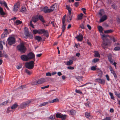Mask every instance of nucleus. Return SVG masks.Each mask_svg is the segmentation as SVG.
I'll use <instances>...</instances> for the list:
<instances>
[{
  "label": "nucleus",
  "mask_w": 120,
  "mask_h": 120,
  "mask_svg": "<svg viewBox=\"0 0 120 120\" xmlns=\"http://www.w3.org/2000/svg\"><path fill=\"white\" fill-rule=\"evenodd\" d=\"M17 49L22 53H24L26 51V48L22 42L20 43L19 45L17 46Z\"/></svg>",
  "instance_id": "obj_1"
},
{
  "label": "nucleus",
  "mask_w": 120,
  "mask_h": 120,
  "mask_svg": "<svg viewBox=\"0 0 120 120\" xmlns=\"http://www.w3.org/2000/svg\"><path fill=\"white\" fill-rule=\"evenodd\" d=\"M34 61H31L29 62H27L25 64V66L26 68L29 69H33L34 66Z\"/></svg>",
  "instance_id": "obj_2"
},
{
  "label": "nucleus",
  "mask_w": 120,
  "mask_h": 120,
  "mask_svg": "<svg viewBox=\"0 0 120 120\" xmlns=\"http://www.w3.org/2000/svg\"><path fill=\"white\" fill-rule=\"evenodd\" d=\"M107 36V35L104 34L102 35V38L103 40V42L102 44L101 45L102 47L105 49L106 48V47L108 45L107 42H105V39H106V38Z\"/></svg>",
  "instance_id": "obj_3"
},
{
  "label": "nucleus",
  "mask_w": 120,
  "mask_h": 120,
  "mask_svg": "<svg viewBox=\"0 0 120 120\" xmlns=\"http://www.w3.org/2000/svg\"><path fill=\"white\" fill-rule=\"evenodd\" d=\"M31 102L30 100H29L25 102L22 103L20 105V107L22 109H23L28 106Z\"/></svg>",
  "instance_id": "obj_4"
},
{
  "label": "nucleus",
  "mask_w": 120,
  "mask_h": 120,
  "mask_svg": "<svg viewBox=\"0 0 120 120\" xmlns=\"http://www.w3.org/2000/svg\"><path fill=\"white\" fill-rule=\"evenodd\" d=\"M8 44L11 45L15 43V38L12 37H9L7 39Z\"/></svg>",
  "instance_id": "obj_5"
},
{
  "label": "nucleus",
  "mask_w": 120,
  "mask_h": 120,
  "mask_svg": "<svg viewBox=\"0 0 120 120\" xmlns=\"http://www.w3.org/2000/svg\"><path fill=\"white\" fill-rule=\"evenodd\" d=\"M56 117L61 118L63 120H65L66 117V115H63L60 113H56Z\"/></svg>",
  "instance_id": "obj_6"
},
{
  "label": "nucleus",
  "mask_w": 120,
  "mask_h": 120,
  "mask_svg": "<svg viewBox=\"0 0 120 120\" xmlns=\"http://www.w3.org/2000/svg\"><path fill=\"white\" fill-rule=\"evenodd\" d=\"M20 4V2H18L14 5L13 9V11H16L18 10Z\"/></svg>",
  "instance_id": "obj_7"
},
{
  "label": "nucleus",
  "mask_w": 120,
  "mask_h": 120,
  "mask_svg": "<svg viewBox=\"0 0 120 120\" xmlns=\"http://www.w3.org/2000/svg\"><path fill=\"white\" fill-rule=\"evenodd\" d=\"M27 56L29 60L34 58L35 55L32 52L29 53L27 54Z\"/></svg>",
  "instance_id": "obj_8"
},
{
  "label": "nucleus",
  "mask_w": 120,
  "mask_h": 120,
  "mask_svg": "<svg viewBox=\"0 0 120 120\" xmlns=\"http://www.w3.org/2000/svg\"><path fill=\"white\" fill-rule=\"evenodd\" d=\"M95 81L102 84H104L105 83V80L100 78L96 79H95Z\"/></svg>",
  "instance_id": "obj_9"
},
{
  "label": "nucleus",
  "mask_w": 120,
  "mask_h": 120,
  "mask_svg": "<svg viewBox=\"0 0 120 120\" xmlns=\"http://www.w3.org/2000/svg\"><path fill=\"white\" fill-rule=\"evenodd\" d=\"M45 81V79L44 78H42L38 80L36 82V85L42 83Z\"/></svg>",
  "instance_id": "obj_10"
},
{
  "label": "nucleus",
  "mask_w": 120,
  "mask_h": 120,
  "mask_svg": "<svg viewBox=\"0 0 120 120\" xmlns=\"http://www.w3.org/2000/svg\"><path fill=\"white\" fill-rule=\"evenodd\" d=\"M75 38L77 39L78 41H81L82 40L83 37L82 34H79V35H77V36L75 37Z\"/></svg>",
  "instance_id": "obj_11"
},
{
  "label": "nucleus",
  "mask_w": 120,
  "mask_h": 120,
  "mask_svg": "<svg viewBox=\"0 0 120 120\" xmlns=\"http://www.w3.org/2000/svg\"><path fill=\"white\" fill-rule=\"evenodd\" d=\"M21 59L23 61H27L29 60L27 55H23L21 56Z\"/></svg>",
  "instance_id": "obj_12"
},
{
  "label": "nucleus",
  "mask_w": 120,
  "mask_h": 120,
  "mask_svg": "<svg viewBox=\"0 0 120 120\" xmlns=\"http://www.w3.org/2000/svg\"><path fill=\"white\" fill-rule=\"evenodd\" d=\"M65 17L66 15H64L62 18V28L64 29H65V26L66 24H65Z\"/></svg>",
  "instance_id": "obj_13"
},
{
  "label": "nucleus",
  "mask_w": 120,
  "mask_h": 120,
  "mask_svg": "<svg viewBox=\"0 0 120 120\" xmlns=\"http://www.w3.org/2000/svg\"><path fill=\"white\" fill-rule=\"evenodd\" d=\"M17 107V105L16 104L13 105L11 107V108H8L7 109V113H9L11 110H10V109H13L16 108Z\"/></svg>",
  "instance_id": "obj_14"
},
{
  "label": "nucleus",
  "mask_w": 120,
  "mask_h": 120,
  "mask_svg": "<svg viewBox=\"0 0 120 120\" xmlns=\"http://www.w3.org/2000/svg\"><path fill=\"white\" fill-rule=\"evenodd\" d=\"M0 4L1 5H3L4 6H5L6 8L8 10H9V8L7 5V4L5 1H0Z\"/></svg>",
  "instance_id": "obj_15"
},
{
  "label": "nucleus",
  "mask_w": 120,
  "mask_h": 120,
  "mask_svg": "<svg viewBox=\"0 0 120 120\" xmlns=\"http://www.w3.org/2000/svg\"><path fill=\"white\" fill-rule=\"evenodd\" d=\"M42 11L45 13H50L49 8L47 6L44 7L42 10Z\"/></svg>",
  "instance_id": "obj_16"
},
{
  "label": "nucleus",
  "mask_w": 120,
  "mask_h": 120,
  "mask_svg": "<svg viewBox=\"0 0 120 120\" xmlns=\"http://www.w3.org/2000/svg\"><path fill=\"white\" fill-rule=\"evenodd\" d=\"M108 60L111 64L113 62V60L112 59V56L110 54H109L108 56Z\"/></svg>",
  "instance_id": "obj_17"
},
{
  "label": "nucleus",
  "mask_w": 120,
  "mask_h": 120,
  "mask_svg": "<svg viewBox=\"0 0 120 120\" xmlns=\"http://www.w3.org/2000/svg\"><path fill=\"white\" fill-rule=\"evenodd\" d=\"M38 20V16L37 15L33 16L32 19V21L34 22H36Z\"/></svg>",
  "instance_id": "obj_18"
},
{
  "label": "nucleus",
  "mask_w": 120,
  "mask_h": 120,
  "mask_svg": "<svg viewBox=\"0 0 120 120\" xmlns=\"http://www.w3.org/2000/svg\"><path fill=\"white\" fill-rule=\"evenodd\" d=\"M107 19V16L106 15H104L101 18L100 22H102L106 20Z\"/></svg>",
  "instance_id": "obj_19"
},
{
  "label": "nucleus",
  "mask_w": 120,
  "mask_h": 120,
  "mask_svg": "<svg viewBox=\"0 0 120 120\" xmlns=\"http://www.w3.org/2000/svg\"><path fill=\"white\" fill-rule=\"evenodd\" d=\"M55 5V4H54L50 7L49 9L50 13L52 12L54 10Z\"/></svg>",
  "instance_id": "obj_20"
},
{
  "label": "nucleus",
  "mask_w": 120,
  "mask_h": 120,
  "mask_svg": "<svg viewBox=\"0 0 120 120\" xmlns=\"http://www.w3.org/2000/svg\"><path fill=\"white\" fill-rule=\"evenodd\" d=\"M66 9L68 10L69 15H71V9L69 6L68 5L66 6Z\"/></svg>",
  "instance_id": "obj_21"
},
{
  "label": "nucleus",
  "mask_w": 120,
  "mask_h": 120,
  "mask_svg": "<svg viewBox=\"0 0 120 120\" xmlns=\"http://www.w3.org/2000/svg\"><path fill=\"white\" fill-rule=\"evenodd\" d=\"M94 56L95 57H100V55L98 51H95L94 52Z\"/></svg>",
  "instance_id": "obj_22"
},
{
  "label": "nucleus",
  "mask_w": 120,
  "mask_h": 120,
  "mask_svg": "<svg viewBox=\"0 0 120 120\" xmlns=\"http://www.w3.org/2000/svg\"><path fill=\"white\" fill-rule=\"evenodd\" d=\"M114 50L115 51L120 50V44H117V46L114 48Z\"/></svg>",
  "instance_id": "obj_23"
},
{
  "label": "nucleus",
  "mask_w": 120,
  "mask_h": 120,
  "mask_svg": "<svg viewBox=\"0 0 120 120\" xmlns=\"http://www.w3.org/2000/svg\"><path fill=\"white\" fill-rule=\"evenodd\" d=\"M43 35L45 36L46 37H49V34L48 31L47 30H44V31L43 32Z\"/></svg>",
  "instance_id": "obj_24"
},
{
  "label": "nucleus",
  "mask_w": 120,
  "mask_h": 120,
  "mask_svg": "<svg viewBox=\"0 0 120 120\" xmlns=\"http://www.w3.org/2000/svg\"><path fill=\"white\" fill-rule=\"evenodd\" d=\"M26 8L24 7H22L20 10V11L22 13H24L26 12Z\"/></svg>",
  "instance_id": "obj_25"
},
{
  "label": "nucleus",
  "mask_w": 120,
  "mask_h": 120,
  "mask_svg": "<svg viewBox=\"0 0 120 120\" xmlns=\"http://www.w3.org/2000/svg\"><path fill=\"white\" fill-rule=\"evenodd\" d=\"M25 34L26 36H28L29 33L28 28L25 27L24 29Z\"/></svg>",
  "instance_id": "obj_26"
},
{
  "label": "nucleus",
  "mask_w": 120,
  "mask_h": 120,
  "mask_svg": "<svg viewBox=\"0 0 120 120\" xmlns=\"http://www.w3.org/2000/svg\"><path fill=\"white\" fill-rule=\"evenodd\" d=\"M39 19L43 22H45V21L44 20L43 16L41 15H39L38 17V19Z\"/></svg>",
  "instance_id": "obj_27"
},
{
  "label": "nucleus",
  "mask_w": 120,
  "mask_h": 120,
  "mask_svg": "<svg viewBox=\"0 0 120 120\" xmlns=\"http://www.w3.org/2000/svg\"><path fill=\"white\" fill-rule=\"evenodd\" d=\"M0 14L1 15H5V14L3 8L0 7Z\"/></svg>",
  "instance_id": "obj_28"
},
{
  "label": "nucleus",
  "mask_w": 120,
  "mask_h": 120,
  "mask_svg": "<svg viewBox=\"0 0 120 120\" xmlns=\"http://www.w3.org/2000/svg\"><path fill=\"white\" fill-rule=\"evenodd\" d=\"M73 61L72 60H69L66 63V65H70L73 63Z\"/></svg>",
  "instance_id": "obj_29"
},
{
  "label": "nucleus",
  "mask_w": 120,
  "mask_h": 120,
  "mask_svg": "<svg viewBox=\"0 0 120 120\" xmlns=\"http://www.w3.org/2000/svg\"><path fill=\"white\" fill-rule=\"evenodd\" d=\"M83 15V14L82 13L78 15L77 19L79 20L82 19V18Z\"/></svg>",
  "instance_id": "obj_30"
},
{
  "label": "nucleus",
  "mask_w": 120,
  "mask_h": 120,
  "mask_svg": "<svg viewBox=\"0 0 120 120\" xmlns=\"http://www.w3.org/2000/svg\"><path fill=\"white\" fill-rule=\"evenodd\" d=\"M59 101V100L58 99L56 98L53 100H52L49 101V102L50 103H52L55 102H56Z\"/></svg>",
  "instance_id": "obj_31"
},
{
  "label": "nucleus",
  "mask_w": 120,
  "mask_h": 120,
  "mask_svg": "<svg viewBox=\"0 0 120 120\" xmlns=\"http://www.w3.org/2000/svg\"><path fill=\"white\" fill-rule=\"evenodd\" d=\"M85 116L87 118H90V113L87 112H86L85 113Z\"/></svg>",
  "instance_id": "obj_32"
},
{
  "label": "nucleus",
  "mask_w": 120,
  "mask_h": 120,
  "mask_svg": "<svg viewBox=\"0 0 120 120\" xmlns=\"http://www.w3.org/2000/svg\"><path fill=\"white\" fill-rule=\"evenodd\" d=\"M5 30L7 31L6 32H5L1 35V37L2 38H4L7 35V29H5Z\"/></svg>",
  "instance_id": "obj_33"
},
{
  "label": "nucleus",
  "mask_w": 120,
  "mask_h": 120,
  "mask_svg": "<svg viewBox=\"0 0 120 120\" xmlns=\"http://www.w3.org/2000/svg\"><path fill=\"white\" fill-rule=\"evenodd\" d=\"M70 112L71 114L72 115H74L76 113V111L75 110L72 109L70 111Z\"/></svg>",
  "instance_id": "obj_34"
},
{
  "label": "nucleus",
  "mask_w": 120,
  "mask_h": 120,
  "mask_svg": "<svg viewBox=\"0 0 120 120\" xmlns=\"http://www.w3.org/2000/svg\"><path fill=\"white\" fill-rule=\"evenodd\" d=\"M48 103V102H46L42 103L40 104L38 106L39 107H41L45 106Z\"/></svg>",
  "instance_id": "obj_35"
},
{
  "label": "nucleus",
  "mask_w": 120,
  "mask_h": 120,
  "mask_svg": "<svg viewBox=\"0 0 120 120\" xmlns=\"http://www.w3.org/2000/svg\"><path fill=\"white\" fill-rule=\"evenodd\" d=\"M98 28L100 33H102L103 29L102 26H99L98 27Z\"/></svg>",
  "instance_id": "obj_36"
},
{
  "label": "nucleus",
  "mask_w": 120,
  "mask_h": 120,
  "mask_svg": "<svg viewBox=\"0 0 120 120\" xmlns=\"http://www.w3.org/2000/svg\"><path fill=\"white\" fill-rule=\"evenodd\" d=\"M113 31L111 30H109L104 31V33L106 34L110 33L112 32Z\"/></svg>",
  "instance_id": "obj_37"
},
{
  "label": "nucleus",
  "mask_w": 120,
  "mask_h": 120,
  "mask_svg": "<svg viewBox=\"0 0 120 120\" xmlns=\"http://www.w3.org/2000/svg\"><path fill=\"white\" fill-rule=\"evenodd\" d=\"M99 60V59L98 58H95L93 59L92 60V62L93 63H96Z\"/></svg>",
  "instance_id": "obj_38"
},
{
  "label": "nucleus",
  "mask_w": 120,
  "mask_h": 120,
  "mask_svg": "<svg viewBox=\"0 0 120 120\" xmlns=\"http://www.w3.org/2000/svg\"><path fill=\"white\" fill-rule=\"evenodd\" d=\"M35 38L38 41H40L42 39L39 36H36L35 37Z\"/></svg>",
  "instance_id": "obj_39"
},
{
  "label": "nucleus",
  "mask_w": 120,
  "mask_h": 120,
  "mask_svg": "<svg viewBox=\"0 0 120 120\" xmlns=\"http://www.w3.org/2000/svg\"><path fill=\"white\" fill-rule=\"evenodd\" d=\"M44 31V29H39L38 30V33L39 34H43Z\"/></svg>",
  "instance_id": "obj_40"
},
{
  "label": "nucleus",
  "mask_w": 120,
  "mask_h": 120,
  "mask_svg": "<svg viewBox=\"0 0 120 120\" xmlns=\"http://www.w3.org/2000/svg\"><path fill=\"white\" fill-rule=\"evenodd\" d=\"M76 79L79 81H81L82 80V76L77 77Z\"/></svg>",
  "instance_id": "obj_41"
},
{
  "label": "nucleus",
  "mask_w": 120,
  "mask_h": 120,
  "mask_svg": "<svg viewBox=\"0 0 120 120\" xmlns=\"http://www.w3.org/2000/svg\"><path fill=\"white\" fill-rule=\"evenodd\" d=\"M70 15H69L68 16L67 18L68 21V22H70L72 19L71 17V16Z\"/></svg>",
  "instance_id": "obj_42"
},
{
  "label": "nucleus",
  "mask_w": 120,
  "mask_h": 120,
  "mask_svg": "<svg viewBox=\"0 0 120 120\" xmlns=\"http://www.w3.org/2000/svg\"><path fill=\"white\" fill-rule=\"evenodd\" d=\"M109 94L111 98L113 100H115L114 98L113 95L112 93L111 92H109Z\"/></svg>",
  "instance_id": "obj_43"
},
{
  "label": "nucleus",
  "mask_w": 120,
  "mask_h": 120,
  "mask_svg": "<svg viewBox=\"0 0 120 120\" xmlns=\"http://www.w3.org/2000/svg\"><path fill=\"white\" fill-rule=\"evenodd\" d=\"M25 72L28 75H30L31 74V72L28 70L27 69L25 70Z\"/></svg>",
  "instance_id": "obj_44"
},
{
  "label": "nucleus",
  "mask_w": 120,
  "mask_h": 120,
  "mask_svg": "<svg viewBox=\"0 0 120 120\" xmlns=\"http://www.w3.org/2000/svg\"><path fill=\"white\" fill-rule=\"evenodd\" d=\"M22 23V22L19 20H17L15 21V23L17 25H19L21 24Z\"/></svg>",
  "instance_id": "obj_45"
},
{
  "label": "nucleus",
  "mask_w": 120,
  "mask_h": 120,
  "mask_svg": "<svg viewBox=\"0 0 120 120\" xmlns=\"http://www.w3.org/2000/svg\"><path fill=\"white\" fill-rule=\"evenodd\" d=\"M109 69L111 71V73L113 74H114L115 72L112 69V68L111 67H110L109 68Z\"/></svg>",
  "instance_id": "obj_46"
},
{
  "label": "nucleus",
  "mask_w": 120,
  "mask_h": 120,
  "mask_svg": "<svg viewBox=\"0 0 120 120\" xmlns=\"http://www.w3.org/2000/svg\"><path fill=\"white\" fill-rule=\"evenodd\" d=\"M80 27L82 29H84L85 28L84 24V22L82 23L80 26Z\"/></svg>",
  "instance_id": "obj_47"
},
{
  "label": "nucleus",
  "mask_w": 120,
  "mask_h": 120,
  "mask_svg": "<svg viewBox=\"0 0 120 120\" xmlns=\"http://www.w3.org/2000/svg\"><path fill=\"white\" fill-rule=\"evenodd\" d=\"M4 51L3 52L1 51H0V57H2L4 56Z\"/></svg>",
  "instance_id": "obj_48"
},
{
  "label": "nucleus",
  "mask_w": 120,
  "mask_h": 120,
  "mask_svg": "<svg viewBox=\"0 0 120 120\" xmlns=\"http://www.w3.org/2000/svg\"><path fill=\"white\" fill-rule=\"evenodd\" d=\"M115 94L117 97L120 98V93H117L116 92H115Z\"/></svg>",
  "instance_id": "obj_49"
},
{
  "label": "nucleus",
  "mask_w": 120,
  "mask_h": 120,
  "mask_svg": "<svg viewBox=\"0 0 120 120\" xmlns=\"http://www.w3.org/2000/svg\"><path fill=\"white\" fill-rule=\"evenodd\" d=\"M97 66H93L91 68V70L93 71H95L96 69V67Z\"/></svg>",
  "instance_id": "obj_50"
},
{
  "label": "nucleus",
  "mask_w": 120,
  "mask_h": 120,
  "mask_svg": "<svg viewBox=\"0 0 120 120\" xmlns=\"http://www.w3.org/2000/svg\"><path fill=\"white\" fill-rule=\"evenodd\" d=\"M8 103V102L7 101H5L3 103H2L1 104H0V105H6Z\"/></svg>",
  "instance_id": "obj_51"
},
{
  "label": "nucleus",
  "mask_w": 120,
  "mask_h": 120,
  "mask_svg": "<svg viewBox=\"0 0 120 120\" xmlns=\"http://www.w3.org/2000/svg\"><path fill=\"white\" fill-rule=\"evenodd\" d=\"M75 92L77 93L80 94H82V92H81L80 90H77V89L75 90Z\"/></svg>",
  "instance_id": "obj_52"
},
{
  "label": "nucleus",
  "mask_w": 120,
  "mask_h": 120,
  "mask_svg": "<svg viewBox=\"0 0 120 120\" xmlns=\"http://www.w3.org/2000/svg\"><path fill=\"white\" fill-rule=\"evenodd\" d=\"M49 118L50 119L52 120H53L55 118V116L54 115H52L49 116Z\"/></svg>",
  "instance_id": "obj_53"
},
{
  "label": "nucleus",
  "mask_w": 120,
  "mask_h": 120,
  "mask_svg": "<svg viewBox=\"0 0 120 120\" xmlns=\"http://www.w3.org/2000/svg\"><path fill=\"white\" fill-rule=\"evenodd\" d=\"M33 33L34 34H36L37 33H38V30H33Z\"/></svg>",
  "instance_id": "obj_54"
},
{
  "label": "nucleus",
  "mask_w": 120,
  "mask_h": 120,
  "mask_svg": "<svg viewBox=\"0 0 120 120\" xmlns=\"http://www.w3.org/2000/svg\"><path fill=\"white\" fill-rule=\"evenodd\" d=\"M49 85H47V86H44L42 87H41V89H44L46 88H48L49 87Z\"/></svg>",
  "instance_id": "obj_55"
},
{
  "label": "nucleus",
  "mask_w": 120,
  "mask_h": 120,
  "mask_svg": "<svg viewBox=\"0 0 120 120\" xmlns=\"http://www.w3.org/2000/svg\"><path fill=\"white\" fill-rule=\"evenodd\" d=\"M67 68L68 69L70 70H73L74 68L73 67L70 66L68 67H67Z\"/></svg>",
  "instance_id": "obj_56"
},
{
  "label": "nucleus",
  "mask_w": 120,
  "mask_h": 120,
  "mask_svg": "<svg viewBox=\"0 0 120 120\" xmlns=\"http://www.w3.org/2000/svg\"><path fill=\"white\" fill-rule=\"evenodd\" d=\"M81 10L83 11V13L85 14L86 10V9L84 8H82Z\"/></svg>",
  "instance_id": "obj_57"
},
{
  "label": "nucleus",
  "mask_w": 120,
  "mask_h": 120,
  "mask_svg": "<svg viewBox=\"0 0 120 120\" xmlns=\"http://www.w3.org/2000/svg\"><path fill=\"white\" fill-rule=\"evenodd\" d=\"M112 6L113 9H115L116 8V4H113L112 5Z\"/></svg>",
  "instance_id": "obj_58"
},
{
  "label": "nucleus",
  "mask_w": 120,
  "mask_h": 120,
  "mask_svg": "<svg viewBox=\"0 0 120 120\" xmlns=\"http://www.w3.org/2000/svg\"><path fill=\"white\" fill-rule=\"evenodd\" d=\"M90 104V102L89 101H88L85 104V105L87 107H89V104Z\"/></svg>",
  "instance_id": "obj_59"
},
{
  "label": "nucleus",
  "mask_w": 120,
  "mask_h": 120,
  "mask_svg": "<svg viewBox=\"0 0 120 120\" xmlns=\"http://www.w3.org/2000/svg\"><path fill=\"white\" fill-rule=\"evenodd\" d=\"M51 23L52 24V25L54 27H55V25L56 24L53 21H52L51 22Z\"/></svg>",
  "instance_id": "obj_60"
},
{
  "label": "nucleus",
  "mask_w": 120,
  "mask_h": 120,
  "mask_svg": "<svg viewBox=\"0 0 120 120\" xmlns=\"http://www.w3.org/2000/svg\"><path fill=\"white\" fill-rule=\"evenodd\" d=\"M111 119L109 117H106L103 119V120H110Z\"/></svg>",
  "instance_id": "obj_61"
},
{
  "label": "nucleus",
  "mask_w": 120,
  "mask_h": 120,
  "mask_svg": "<svg viewBox=\"0 0 120 120\" xmlns=\"http://www.w3.org/2000/svg\"><path fill=\"white\" fill-rule=\"evenodd\" d=\"M46 76H51V74L50 72H48L46 73Z\"/></svg>",
  "instance_id": "obj_62"
},
{
  "label": "nucleus",
  "mask_w": 120,
  "mask_h": 120,
  "mask_svg": "<svg viewBox=\"0 0 120 120\" xmlns=\"http://www.w3.org/2000/svg\"><path fill=\"white\" fill-rule=\"evenodd\" d=\"M25 87V85H23V86H20L19 88H21L22 89H23Z\"/></svg>",
  "instance_id": "obj_63"
},
{
  "label": "nucleus",
  "mask_w": 120,
  "mask_h": 120,
  "mask_svg": "<svg viewBox=\"0 0 120 120\" xmlns=\"http://www.w3.org/2000/svg\"><path fill=\"white\" fill-rule=\"evenodd\" d=\"M112 64L115 67V69H116V63L115 62H114V63H112Z\"/></svg>",
  "instance_id": "obj_64"
}]
</instances>
